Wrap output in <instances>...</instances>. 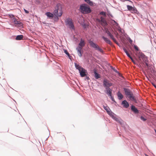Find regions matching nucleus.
<instances>
[{"mask_svg": "<svg viewBox=\"0 0 156 156\" xmlns=\"http://www.w3.org/2000/svg\"><path fill=\"white\" fill-rule=\"evenodd\" d=\"M80 10L83 14H88L91 12V10L89 6L86 4H83L80 6Z\"/></svg>", "mask_w": 156, "mask_h": 156, "instance_id": "obj_1", "label": "nucleus"}, {"mask_svg": "<svg viewBox=\"0 0 156 156\" xmlns=\"http://www.w3.org/2000/svg\"><path fill=\"white\" fill-rule=\"evenodd\" d=\"M54 14L56 16H61L62 14V8L60 4H58L55 8L54 12Z\"/></svg>", "mask_w": 156, "mask_h": 156, "instance_id": "obj_2", "label": "nucleus"}, {"mask_svg": "<svg viewBox=\"0 0 156 156\" xmlns=\"http://www.w3.org/2000/svg\"><path fill=\"white\" fill-rule=\"evenodd\" d=\"M123 90L126 95L127 96V97L130 100L133 101L135 102H136V100L135 97L133 96V94L131 92L129 89L126 88H124Z\"/></svg>", "mask_w": 156, "mask_h": 156, "instance_id": "obj_3", "label": "nucleus"}, {"mask_svg": "<svg viewBox=\"0 0 156 156\" xmlns=\"http://www.w3.org/2000/svg\"><path fill=\"white\" fill-rule=\"evenodd\" d=\"M75 66L76 68L79 70L80 75L81 77H84L86 75V73L87 71L86 70L76 63H75Z\"/></svg>", "mask_w": 156, "mask_h": 156, "instance_id": "obj_4", "label": "nucleus"}, {"mask_svg": "<svg viewBox=\"0 0 156 156\" xmlns=\"http://www.w3.org/2000/svg\"><path fill=\"white\" fill-rule=\"evenodd\" d=\"M85 42L84 40L81 39L80 43L79 44L78 47L76 48L78 55L81 56L82 55L81 51L82 48L85 45Z\"/></svg>", "mask_w": 156, "mask_h": 156, "instance_id": "obj_5", "label": "nucleus"}, {"mask_svg": "<svg viewBox=\"0 0 156 156\" xmlns=\"http://www.w3.org/2000/svg\"><path fill=\"white\" fill-rule=\"evenodd\" d=\"M89 43L90 45L96 50H98L101 52H103V50L99 47L98 45L94 43L93 41L90 40L89 41Z\"/></svg>", "mask_w": 156, "mask_h": 156, "instance_id": "obj_6", "label": "nucleus"}, {"mask_svg": "<svg viewBox=\"0 0 156 156\" xmlns=\"http://www.w3.org/2000/svg\"><path fill=\"white\" fill-rule=\"evenodd\" d=\"M66 22L67 24L68 25L70 29H74V26L73 23L72 21V20L70 18H67L66 20Z\"/></svg>", "mask_w": 156, "mask_h": 156, "instance_id": "obj_7", "label": "nucleus"}, {"mask_svg": "<svg viewBox=\"0 0 156 156\" xmlns=\"http://www.w3.org/2000/svg\"><path fill=\"white\" fill-rule=\"evenodd\" d=\"M103 83L104 86L106 87H109L112 86V83L106 79H105L104 80Z\"/></svg>", "mask_w": 156, "mask_h": 156, "instance_id": "obj_8", "label": "nucleus"}, {"mask_svg": "<svg viewBox=\"0 0 156 156\" xmlns=\"http://www.w3.org/2000/svg\"><path fill=\"white\" fill-rule=\"evenodd\" d=\"M97 20L100 23L102 26H105L107 25L105 19L102 16L101 17V19H97Z\"/></svg>", "mask_w": 156, "mask_h": 156, "instance_id": "obj_9", "label": "nucleus"}, {"mask_svg": "<svg viewBox=\"0 0 156 156\" xmlns=\"http://www.w3.org/2000/svg\"><path fill=\"white\" fill-rule=\"evenodd\" d=\"M105 32L109 36L110 38L112 39L116 44H118L117 41H116L115 38L114 37L113 35L111 34V33L110 32L108 29H107L105 30Z\"/></svg>", "mask_w": 156, "mask_h": 156, "instance_id": "obj_10", "label": "nucleus"}, {"mask_svg": "<svg viewBox=\"0 0 156 156\" xmlns=\"http://www.w3.org/2000/svg\"><path fill=\"white\" fill-rule=\"evenodd\" d=\"M12 21L16 26L21 27L23 25L22 23L19 21H17L14 17L13 18Z\"/></svg>", "mask_w": 156, "mask_h": 156, "instance_id": "obj_11", "label": "nucleus"}, {"mask_svg": "<svg viewBox=\"0 0 156 156\" xmlns=\"http://www.w3.org/2000/svg\"><path fill=\"white\" fill-rule=\"evenodd\" d=\"M136 55L139 58H146V56L145 55L140 51L139 52H137Z\"/></svg>", "mask_w": 156, "mask_h": 156, "instance_id": "obj_12", "label": "nucleus"}, {"mask_svg": "<svg viewBox=\"0 0 156 156\" xmlns=\"http://www.w3.org/2000/svg\"><path fill=\"white\" fill-rule=\"evenodd\" d=\"M122 104L123 105V106L126 108H128L129 105L128 103L126 100H124L122 102Z\"/></svg>", "mask_w": 156, "mask_h": 156, "instance_id": "obj_13", "label": "nucleus"}, {"mask_svg": "<svg viewBox=\"0 0 156 156\" xmlns=\"http://www.w3.org/2000/svg\"><path fill=\"white\" fill-rule=\"evenodd\" d=\"M107 94L109 96H111L112 94V90L109 87H106Z\"/></svg>", "mask_w": 156, "mask_h": 156, "instance_id": "obj_14", "label": "nucleus"}, {"mask_svg": "<svg viewBox=\"0 0 156 156\" xmlns=\"http://www.w3.org/2000/svg\"><path fill=\"white\" fill-rule=\"evenodd\" d=\"M102 38L104 39V40L105 41V42L106 43H107L108 44L110 45H111L112 44V43L111 41L108 38H106L104 36H103L102 37Z\"/></svg>", "mask_w": 156, "mask_h": 156, "instance_id": "obj_15", "label": "nucleus"}, {"mask_svg": "<svg viewBox=\"0 0 156 156\" xmlns=\"http://www.w3.org/2000/svg\"><path fill=\"white\" fill-rule=\"evenodd\" d=\"M94 71L95 78L96 79H98L100 78L101 76L100 75L97 73L96 70L95 69H94Z\"/></svg>", "mask_w": 156, "mask_h": 156, "instance_id": "obj_16", "label": "nucleus"}, {"mask_svg": "<svg viewBox=\"0 0 156 156\" xmlns=\"http://www.w3.org/2000/svg\"><path fill=\"white\" fill-rule=\"evenodd\" d=\"M131 110L135 113H139V111L138 109L133 105L131 106Z\"/></svg>", "mask_w": 156, "mask_h": 156, "instance_id": "obj_17", "label": "nucleus"}, {"mask_svg": "<svg viewBox=\"0 0 156 156\" xmlns=\"http://www.w3.org/2000/svg\"><path fill=\"white\" fill-rule=\"evenodd\" d=\"M112 118L116 122L119 123L120 124H122V121L121 120L119 119L118 118L116 117L113 116Z\"/></svg>", "mask_w": 156, "mask_h": 156, "instance_id": "obj_18", "label": "nucleus"}, {"mask_svg": "<svg viewBox=\"0 0 156 156\" xmlns=\"http://www.w3.org/2000/svg\"><path fill=\"white\" fill-rule=\"evenodd\" d=\"M143 61L144 62L143 63V64H145L147 67L150 66V64L149 63V62L148 60V59H144V60H143Z\"/></svg>", "mask_w": 156, "mask_h": 156, "instance_id": "obj_19", "label": "nucleus"}, {"mask_svg": "<svg viewBox=\"0 0 156 156\" xmlns=\"http://www.w3.org/2000/svg\"><path fill=\"white\" fill-rule=\"evenodd\" d=\"M117 96L118 97V98L119 99L121 100L122 98H123V96L121 94L120 91H119L117 93Z\"/></svg>", "mask_w": 156, "mask_h": 156, "instance_id": "obj_20", "label": "nucleus"}, {"mask_svg": "<svg viewBox=\"0 0 156 156\" xmlns=\"http://www.w3.org/2000/svg\"><path fill=\"white\" fill-rule=\"evenodd\" d=\"M23 36L22 35H18L16 36V39L17 40H20L23 39Z\"/></svg>", "mask_w": 156, "mask_h": 156, "instance_id": "obj_21", "label": "nucleus"}, {"mask_svg": "<svg viewBox=\"0 0 156 156\" xmlns=\"http://www.w3.org/2000/svg\"><path fill=\"white\" fill-rule=\"evenodd\" d=\"M135 64L138 65V64H141L142 63V61L141 60V59H140V60H135Z\"/></svg>", "mask_w": 156, "mask_h": 156, "instance_id": "obj_22", "label": "nucleus"}, {"mask_svg": "<svg viewBox=\"0 0 156 156\" xmlns=\"http://www.w3.org/2000/svg\"><path fill=\"white\" fill-rule=\"evenodd\" d=\"M45 14L49 18H52L53 16V15L50 12H46Z\"/></svg>", "mask_w": 156, "mask_h": 156, "instance_id": "obj_23", "label": "nucleus"}, {"mask_svg": "<svg viewBox=\"0 0 156 156\" xmlns=\"http://www.w3.org/2000/svg\"><path fill=\"white\" fill-rule=\"evenodd\" d=\"M104 108L106 110V111L108 113H109L110 112V109L108 107H107V106L105 107L104 106Z\"/></svg>", "mask_w": 156, "mask_h": 156, "instance_id": "obj_24", "label": "nucleus"}, {"mask_svg": "<svg viewBox=\"0 0 156 156\" xmlns=\"http://www.w3.org/2000/svg\"><path fill=\"white\" fill-rule=\"evenodd\" d=\"M137 11L136 8H133L132 9V11H131L132 13H136Z\"/></svg>", "mask_w": 156, "mask_h": 156, "instance_id": "obj_25", "label": "nucleus"}, {"mask_svg": "<svg viewBox=\"0 0 156 156\" xmlns=\"http://www.w3.org/2000/svg\"><path fill=\"white\" fill-rule=\"evenodd\" d=\"M84 1L90 5H92L93 4L92 2H91L90 0H84Z\"/></svg>", "mask_w": 156, "mask_h": 156, "instance_id": "obj_26", "label": "nucleus"}, {"mask_svg": "<svg viewBox=\"0 0 156 156\" xmlns=\"http://www.w3.org/2000/svg\"><path fill=\"white\" fill-rule=\"evenodd\" d=\"M134 48L135 49L136 53H137V52H139L140 51H139V48L136 45H134Z\"/></svg>", "mask_w": 156, "mask_h": 156, "instance_id": "obj_27", "label": "nucleus"}, {"mask_svg": "<svg viewBox=\"0 0 156 156\" xmlns=\"http://www.w3.org/2000/svg\"><path fill=\"white\" fill-rule=\"evenodd\" d=\"M127 7L128 10L130 11H132L133 8V7L132 6H130L129 5H127Z\"/></svg>", "mask_w": 156, "mask_h": 156, "instance_id": "obj_28", "label": "nucleus"}, {"mask_svg": "<svg viewBox=\"0 0 156 156\" xmlns=\"http://www.w3.org/2000/svg\"><path fill=\"white\" fill-rule=\"evenodd\" d=\"M64 52L69 57V58H70V55L69 53L66 50H64Z\"/></svg>", "mask_w": 156, "mask_h": 156, "instance_id": "obj_29", "label": "nucleus"}, {"mask_svg": "<svg viewBox=\"0 0 156 156\" xmlns=\"http://www.w3.org/2000/svg\"><path fill=\"white\" fill-rule=\"evenodd\" d=\"M100 14L101 15H102L104 16H106V13L104 12H101L100 13Z\"/></svg>", "mask_w": 156, "mask_h": 156, "instance_id": "obj_30", "label": "nucleus"}, {"mask_svg": "<svg viewBox=\"0 0 156 156\" xmlns=\"http://www.w3.org/2000/svg\"><path fill=\"white\" fill-rule=\"evenodd\" d=\"M121 1L122 2H124L125 1H128L129 2V4H132V2L130 1L127 0H121Z\"/></svg>", "mask_w": 156, "mask_h": 156, "instance_id": "obj_31", "label": "nucleus"}, {"mask_svg": "<svg viewBox=\"0 0 156 156\" xmlns=\"http://www.w3.org/2000/svg\"><path fill=\"white\" fill-rule=\"evenodd\" d=\"M111 69H113V70L114 72H116V73H118V71L116 69H115L113 67H112V66H111Z\"/></svg>", "mask_w": 156, "mask_h": 156, "instance_id": "obj_32", "label": "nucleus"}, {"mask_svg": "<svg viewBox=\"0 0 156 156\" xmlns=\"http://www.w3.org/2000/svg\"><path fill=\"white\" fill-rule=\"evenodd\" d=\"M140 119L141 120H143V121H145L146 120V119L143 117V116H141L140 117Z\"/></svg>", "mask_w": 156, "mask_h": 156, "instance_id": "obj_33", "label": "nucleus"}, {"mask_svg": "<svg viewBox=\"0 0 156 156\" xmlns=\"http://www.w3.org/2000/svg\"><path fill=\"white\" fill-rule=\"evenodd\" d=\"M140 60V59H131V60L134 63V64L135 63V60Z\"/></svg>", "mask_w": 156, "mask_h": 156, "instance_id": "obj_34", "label": "nucleus"}, {"mask_svg": "<svg viewBox=\"0 0 156 156\" xmlns=\"http://www.w3.org/2000/svg\"><path fill=\"white\" fill-rule=\"evenodd\" d=\"M24 11L26 13H29V12L27 10H26V9H24Z\"/></svg>", "mask_w": 156, "mask_h": 156, "instance_id": "obj_35", "label": "nucleus"}, {"mask_svg": "<svg viewBox=\"0 0 156 156\" xmlns=\"http://www.w3.org/2000/svg\"><path fill=\"white\" fill-rule=\"evenodd\" d=\"M152 85L154 87H156V85L154 84V83H151Z\"/></svg>", "mask_w": 156, "mask_h": 156, "instance_id": "obj_36", "label": "nucleus"}, {"mask_svg": "<svg viewBox=\"0 0 156 156\" xmlns=\"http://www.w3.org/2000/svg\"><path fill=\"white\" fill-rule=\"evenodd\" d=\"M110 98H111V99H112V101H114V98H113L112 97V95L111 96H110Z\"/></svg>", "mask_w": 156, "mask_h": 156, "instance_id": "obj_37", "label": "nucleus"}, {"mask_svg": "<svg viewBox=\"0 0 156 156\" xmlns=\"http://www.w3.org/2000/svg\"><path fill=\"white\" fill-rule=\"evenodd\" d=\"M124 50L126 53H127V51L126 49H124Z\"/></svg>", "mask_w": 156, "mask_h": 156, "instance_id": "obj_38", "label": "nucleus"}, {"mask_svg": "<svg viewBox=\"0 0 156 156\" xmlns=\"http://www.w3.org/2000/svg\"><path fill=\"white\" fill-rule=\"evenodd\" d=\"M126 55H127V56H128L129 57V58H132L130 57V56H129V55H128V54H126Z\"/></svg>", "mask_w": 156, "mask_h": 156, "instance_id": "obj_39", "label": "nucleus"}, {"mask_svg": "<svg viewBox=\"0 0 156 156\" xmlns=\"http://www.w3.org/2000/svg\"><path fill=\"white\" fill-rule=\"evenodd\" d=\"M132 42V41L131 40H130V41H129V42L130 43H131Z\"/></svg>", "mask_w": 156, "mask_h": 156, "instance_id": "obj_40", "label": "nucleus"}, {"mask_svg": "<svg viewBox=\"0 0 156 156\" xmlns=\"http://www.w3.org/2000/svg\"><path fill=\"white\" fill-rule=\"evenodd\" d=\"M126 54H128V55H129V56H130V55H129V53H128V51H127V53H126Z\"/></svg>", "mask_w": 156, "mask_h": 156, "instance_id": "obj_41", "label": "nucleus"}, {"mask_svg": "<svg viewBox=\"0 0 156 156\" xmlns=\"http://www.w3.org/2000/svg\"><path fill=\"white\" fill-rule=\"evenodd\" d=\"M87 80H89V78L88 77H87Z\"/></svg>", "mask_w": 156, "mask_h": 156, "instance_id": "obj_42", "label": "nucleus"}, {"mask_svg": "<svg viewBox=\"0 0 156 156\" xmlns=\"http://www.w3.org/2000/svg\"><path fill=\"white\" fill-rule=\"evenodd\" d=\"M155 133H156V130H155Z\"/></svg>", "mask_w": 156, "mask_h": 156, "instance_id": "obj_43", "label": "nucleus"}, {"mask_svg": "<svg viewBox=\"0 0 156 156\" xmlns=\"http://www.w3.org/2000/svg\"><path fill=\"white\" fill-rule=\"evenodd\" d=\"M12 16L13 17V15H12Z\"/></svg>", "mask_w": 156, "mask_h": 156, "instance_id": "obj_44", "label": "nucleus"}, {"mask_svg": "<svg viewBox=\"0 0 156 156\" xmlns=\"http://www.w3.org/2000/svg\"><path fill=\"white\" fill-rule=\"evenodd\" d=\"M155 88L156 89V87H155Z\"/></svg>", "mask_w": 156, "mask_h": 156, "instance_id": "obj_45", "label": "nucleus"}]
</instances>
